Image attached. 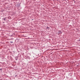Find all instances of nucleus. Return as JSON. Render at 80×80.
<instances>
[{"instance_id":"obj_1","label":"nucleus","mask_w":80,"mask_h":80,"mask_svg":"<svg viewBox=\"0 0 80 80\" xmlns=\"http://www.w3.org/2000/svg\"><path fill=\"white\" fill-rule=\"evenodd\" d=\"M5 18H5L3 19L4 20H5Z\"/></svg>"},{"instance_id":"obj_2","label":"nucleus","mask_w":80,"mask_h":80,"mask_svg":"<svg viewBox=\"0 0 80 80\" xmlns=\"http://www.w3.org/2000/svg\"><path fill=\"white\" fill-rule=\"evenodd\" d=\"M11 43H13V42H11Z\"/></svg>"},{"instance_id":"obj_3","label":"nucleus","mask_w":80,"mask_h":80,"mask_svg":"<svg viewBox=\"0 0 80 80\" xmlns=\"http://www.w3.org/2000/svg\"><path fill=\"white\" fill-rule=\"evenodd\" d=\"M61 32V31H60V32Z\"/></svg>"}]
</instances>
